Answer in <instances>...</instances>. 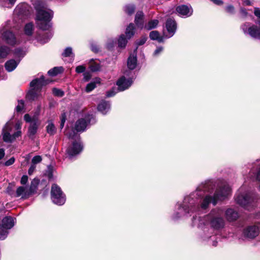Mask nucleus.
I'll return each mask as SVG.
<instances>
[{"mask_svg": "<svg viewBox=\"0 0 260 260\" xmlns=\"http://www.w3.org/2000/svg\"><path fill=\"white\" fill-rule=\"evenodd\" d=\"M176 11L181 15L189 16L191 14V13L189 14L190 12L189 9L187 6L185 5L177 6L176 8Z\"/></svg>", "mask_w": 260, "mask_h": 260, "instance_id": "b1692460", "label": "nucleus"}, {"mask_svg": "<svg viewBox=\"0 0 260 260\" xmlns=\"http://www.w3.org/2000/svg\"><path fill=\"white\" fill-rule=\"evenodd\" d=\"M254 15L260 19V9L258 8H255L254 10Z\"/></svg>", "mask_w": 260, "mask_h": 260, "instance_id": "13d9d810", "label": "nucleus"}, {"mask_svg": "<svg viewBox=\"0 0 260 260\" xmlns=\"http://www.w3.org/2000/svg\"><path fill=\"white\" fill-rule=\"evenodd\" d=\"M158 20L157 19L151 20L148 22L144 28L148 30L155 28L158 25Z\"/></svg>", "mask_w": 260, "mask_h": 260, "instance_id": "473e14b6", "label": "nucleus"}, {"mask_svg": "<svg viewBox=\"0 0 260 260\" xmlns=\"http://www.w3.org/2000/svg\"><path fill=\"white\" fill-rule=\"evenodd\" d=\"M163 48L162 47H159L156 48V49L154 52V55H158L160 52L162 51Z\"/></svg>", "mask_w": 260, "mask_h": 260, "instance_id": "052dcab7", "label": "nucleus"}, {"mask_svg": "<svg viewBox=\"0 0 260 260\" xmlns=\"http://www.w3.org/2000/svg\"><path fill=\"white\" fill-rule=\"evenodd\" d=\"M36 169V165L34 164H31L29 170H28V174L31 175L33 173L34 171Z\"/></svg>", "mask_w": 260, "mask_h": 260, "instance_id": "bf43d9fd", "label": "nucleus"}, {"mask_svg": "<svg viewBox=\"0 0 260 260\" xmlns=\"http://www.w3.org/2000/svg\"><path fill=\"white\" fill-rule=\"evenodd\" d=\"M38 125L37 121H33L30 125L28 129V136L29 138L32 139L34 136L37 133Z\"/></svg>", "mask_w": 260, "mask_h": 260, "instance_id": "bb28decb", "label": "nucleus"}, {"mask_svg": "<svg viewBox=\"0 0 260 260\" xmlns=\"http://www.w3.org/2000/svg\"><path fill=\"white\" fill-rule=\"evenodd\" d=\"M19 62V61L17 62L14 59H11L7 61L5 63L6 70L9 72L13 71L16 68Z\"/></svg>", "mask_w": 260, "mask_h": 260, "instance_id": "412c9836", "label": "nucleus"}, {"mask_svg": "<svg viewBox=\"0 0 260 260\" xmlns=\"http://www.w3.org/2000/svg\"><path fill=\"white\" fill-rule=\"evenodd\" d=\"M136 33V27L134 23H130L126 27L125 31V36L128 39L133 38Z\"/></svg>", "mask_w": 260, "mask_h": 260, "instance_id": "4be33fe9", "label": "nucleus"}, {"mask_svg": "<svg viewBox=\"0 0 260 260\" xmlns=\"http://www.w3.org/2000/svg\"><path fill=\"white\" fill-rule=\"evenodd\" d=\"M24 120L26 122H31L37 121V119L35 117L31 118L29 114H25L24 116Z\"/></svg>", "mask_w": 260, "mask_h": 260, "instance_id": "37998d69", "label": "nucleus"}, {"mask_svg": "<svg viewBox=\"0 0 260 260\" xmlns=\"http://www.w3.org/2000/svg\"><path fill=\"white\" fill-rule=\"evenodd\" d=\"M96 122L95 116L93 114H87L85 118L78 119L75 125V129L78 132L85 130L88 124H94Z\"/></svg>", "mask_w": 260, "mask_h": 260, "instance_id": "39448f33", "label": "nucleus"}, {"mask_svg": "<svg viewBox=\"0 0 260 260\" xmlns=\"http://www.w3.org/2000/svg\"><path fill=\"white\" fill-rule=\"evenodd\" d=\"M136 7L134 4L126 5L123 8L124 12L128 16H132L135 12Z\"/></svg>", "mask_w": 260, "mask_h": 260, "instance_id": "7c9ffc66", "label": "nucleus"}, {"mask_svg": "<svg viewBox=\"0 0 260 260\" xmlns=\"http://www.w3.org/2000/svg\"><path fill=\"white\" fill-rule=\"evenodd\" d=\"M91 50L94 53H98L99 51V48L97 45L92 44L91 46Z\"/></svg>", "mask_w": 260, "mask_h": 260, "instance_id": "864d4df0", "label": "nucleus"}, {"mask_svg": "<svg viewBox=\"0 0 260 260\" xmlns=\"http://www.w3.org/2000/svg\"><path fill=\"white\" fill-rule=\"evenodd\" d=\"M149 38L151 40L157 41L159 43H163L164 41V37L160 36L159 32L157 30L150 31Z\"/></svg>", "mask_w": 260, "mask_h": 260, "instance_id": "a878e982", "label": "nucleus"}, {"mask_svg": "<svg viewBox=\"0 0 260 260\" xmlns=\"http://www.w3.org/2000/svg\"><path fill=\"white\" fill-rule=\"evenodd\" d=\"M88 68L91 72H96L100 71L101 66L100 63L96 62L93 59H91L89 62Z\"/></svg>", "mask_w": 260, "mask_h": 260, "instance_id": "c85d7f7f", "label": "nucleus"}, {"mask_svg": "<svg viewBox=\"0 0 260 260\" xmlns=\"http://www.w3.org/2000/svg\"><path fill=\"white\" fill-rule=\"evenodd\" d=\"M5 155V150L3 148H0V165H2V160Z\"/></svg>", "mask_w": 260, "mask_h": 260, "instance_id": "603ef678", "label": "nucleus"}, {"mask_svg": "<svg viewBox=\"0 0 260 260\" xmlns=\"http://www.w3.org/2000/svg\"><path fill=\"white\" fill-rule=\"evenodd\" d=\"M225 216L228 220L232 221L236 220L239 215L237 211L233 209L230 208L226 211Z\"/></svg>", "mask_w": 260, "mask_h": 260, "instance_id": "5701e85b", "label": "nucleus"}, {"mask_svg": "<svg viewBox=\"0 0 260 260\" xmlns=\"http://www.w3.org/2000/svg\"><path fill=\"white\" fill-rule=\"evenodd\" d=\"M249 36L254 39L260 40V27L253 24L247 29Z\"/></svg>", "mask_w": 260, "mask_h": 260, "instance_id": "2eb2a0df", "label": "nucleus"}, {"mask_svg": "<svg viewBox=\"0 0 260 260\" xmlns=\"http://www.w3.org/2000/svg\"><path fill=\"white\" fill-rule=\"evenodd\" d=\"M147 37L146 35H143L141 37L139 40H137L135 42V44L138 48V46L144 45L147 40Z\"/></svg>", "mask_w": 260, "mask_h": 260, "instance_id": "58836bf2", "label": "nucleus"}, {"mask_svg": "<svg viewBox=\"0 0 260 260\" xmlns=\"http://www.w3.org/2000/svg\"><path fill=\"white\" fill-rule=\"evenodd\" d=\"M83 80L85 82H88L92 77V75L89 72H85L83 73Z\"/></svg>", "mask_w": 260, "mask_h": 260, "instance_id": "a18cd8bd", "label": "nucleus"}, {"mask_svg": "<svg viewBox=\"0 0 260 260\" xmlns=\"http://www.w3.org/2000/svg\"><path fill=\"white\" fill-rule=\"evenodd\" d=\"M260 223L257 225H250L244 229L243 235L244 237L248 239H254L257 237L259 232Z\"/></svg>", "mask_w": 260, "mask_h": 260, "instance_id": "6e6552de", "label": "nucleus"}, {"mask_svg": "<svg viewBox=\"0 0 260 260\" xmlns=\"http://www.w3.org/2000/svg\"><path fill=\"white\" fill-rule=\"evenodd\" d=\"M67 117H66V114L65 113H61V116H60V129H62L64 126V123L66 122Z\"/></svg>", "mask_w": 260, "mask_h": 260, "instance_id": "c03bdc74", "label": "nucleus"}, {"mask_svg": "<svg viewBox=\"0 0 260 260\" xmlns=\"http://www.w3.org/2000/svg\"><path fill=\"white\" fill-rule=\"evenodd\" d=\"M214 184L210 182L200 184L196 190L184 197L182 204L176 205V210L173 216L178 219L187 216L201 208L207 209L212 203L216 205L218 201L224 200L231 193V188L227 183H224L213 191Z\"/></svg>", "mask_w": 260, "mask_h": 260, "instance_id": "f257e3e1", "label": "nucleus"}, {"mask_svg": "<svg viewBox=\"0 0 260 260\" xmlns=\"http://www.w3.org/2000/svg\"><path fill=\"white\" fill-rule=\"evenodd\" d=\"M243 4L246 6H251V3L249 0H244L243 1Z\"/></svg>", "mask_w": 260, "mask_h": 260, "instance_id": "774afa93", "label": "nucleus"}, {"mask_svg": "<svg viewBox=\"0 0 260 260\" xmlns=\"http://www.w3.org/2000/svg\"><path fill=\"white\" fill-rule=\"evenodd\" d=\"M166 27L170 34H174L177 29L176 22L172 18H168L166 22Z\"/></svg>", "mask_w": 260, "mask_h": 260, "instance_id": "f3484780", "label": "nucleus"}, {"mask_svg": "<svg viewBox=\"0 0 260 260\" xmlns=\"http://www.w3.org/2000/svg\"><path fill=\"white\" fill-rule=\"evenodd\" d=\"M39 183L38 180L34 179L31 183V185L28 189V191L30 192V194L34 193L37 189V185Z\"/></svg>", "mask_w": 260, "mask_h": 260, "instance_id": "4c0bfd02", "label": "nucleus"}, {"mask_svg": "<svg viewBox=\"0 0 260 260\" xmlns=\"http://www.w3.org/2000/svg\"><path fill=\"white\" fill-rule=\"evenodd\" d=\"M3 39L9 45L14 46L16 44V38L14 33L10 30H6L2 34Z\"/></svg>", "mask_w": 260, "mask_h": 260, "instance_id": "9d476101", "label": "nucleus"}, {"mask_svg": "<svg viewBox=\"0 0 260 260\" xmlns=\"http://www.w3.org/2000/svg\"><path fill=\"white\" fill-rule=\"evenodd\" d=\"M30 192L28 191L27 187L24 186H19L16 190V196L17 197H21V198L25 199L29 197Z\"/></svg>", "mask_w": 260, "mask_h": 260, "instance_id": "6ab92c4d", "label": "nucleus"}, {"mask_svg": "<svg viewBox=\"0 0 260 260\" xmlns=\"http://www.w3.org/2000/svg\"><path fill=\"white\" fill-rule=\"evenodd\" d=\"M64 69L62 67H55L49 70L48 72V74L50 76L54 77L62 73Z\"/></svg>", "mask_w": 260, "mask_h": 260, "instance_id": "cd10ccee", "label": "nucleus"}, {"mask_svg": "<svg viewBox=\"0 0 260 260\" xmlns=\"http://www.w3.org/2000/svg\"><path fill=\"white\" fill-rule=\"evenodd\" d=\"M15 162V158L14 157H12L9 160L3 163L2 162V164L6 166H9L12 165Z\"/></svg>", "mask_w": 260, "mask_h": 260, "instance_id": "8fccbe9b", "label": "nucleus"}, {"mask_svg": "<svg viewBox=\"0 0 260 260\" xmlns=\"http://www.w3.org/2000/svg\"><path fill=\"white\" fill-rule=\"evenodd\" d=\"M214 4L216 5L220 6L223 4V2L221 0H212L211 1Z\"/></svg>", "mask_w": 260, "mask_h": 260, "instance_id": "680f3d73", "label": "nucleus"}, {"mask_svg": "<svg viewBox=\"0 0 260 260\" xmlns=\"http://www.w3.org/2000/svg\"><path fill=\"white\" fill-rule=\"evenodd\" d=\"M110 108V104L109 102L105 100H102L98 105L97 109L103 114H106Z\"/></svg>", "mask_w": 260, "mask_h": 260, "instance_id": "a211bd4d", "label": "nucleus"}, {"mask_svg": "<svg viewBox=\"0 0 260 260\" xmlns=\"http://www.w3.org/2000/svg\"><path fill=\"white\" fill-rule=\"evenodd\" d=\"M53 93L55 96H58V97H62L64 95V92L63 90L61 89L56 88H53Z\"/></svg>", "mask_w": 260, "mask_h": 260, "instance_id": "ea45409f", "label": "nucleus"}, {"mask_svg": "<svg viewBox=\"0 0 260 260\" xmlns=\"http://www.w3.org/2000/svg\"><path fill=\"white\" fill-rule=\"evenodd\" d=\"M14 219L12 217H5L2 220V225L0 224V240L5 239L8 235V230L14 225Z\"/></svg>", "mask_w": 260, "mask_h": 260, "instance_id": "423d86ee", "label": "nucleus"}, {"mask_svg": "<svg viewBox=\"0 0 260 260\" xmlns=\"http://www.w3.org/2000/svg\"><path fill=\"white\" fill-rule=\"evenodd\" d=\"M42 157L40 155H36L34 156L32 159V164L34 165H36L40 162L42 161Z\"/></svg>", "mask_w": 260, "mask_h": 260, "instance_id": "de8ad7c7", "label": "nucleus"}, {"mask_svg": "<svg viewBox=\"0 0 260 260\" xmlns=\"http://www.w3.org/2000/svg\"><path fill=\"white\" fill-rule=\"evenodd\" d=\"M83 147H65L67 157L72 158L79 154L83 150Z\"/></svg>", "mask_w": 260, "mask_h": 260, "instance_id": "dca6fc26", "label": "nucleus"}, {"mask_svg": "<svg viewBox=\"0 0 260 260\" xmlns=\"http://www.w3.org/2000/svg\"><path fill=\"white\" fill-rule=\"evenodd\" d=\"M253 174H254L253 173H252H252L250 172L249 174V177L251 178H252V179H253V180L255 179L256 180L259 181L260 180V169L257 172L256 175H254V176H253Z\"/></svg>", "mask_w": 260, "mask_h": 260, "instance_id": "09e8293b", "label": "nucleus"}, {"mask_svg": "<svg viewBox=\"0 0 260 260\" xmlns=\"http://www.w3.org/2000/svg\"><path fill=\"white\" fill-rule=\"evenodd\" d=\"M46 128L47 132L50 135H54L56 132V128L52 122L49 123Z\"/></svg>", "mask_w": 260, "mask_h": 260, "instance_id": "e433bc0d", "label": "nucleus"}, {"mask_svg": "<svg viewBox=\"0 0 260 260\" xmlns=\"http://www.w3.org/2000/svg\"><path fill=\"white\" fill-rule=\"evenodd\" d=\"M72 146H83V145L81 144L80 142L75 141L73 142Z\"/></svg>", "mask_w": 260, "mask_h": 260, "instance_id": "e2e57ef3", "label": "nucleus"}, {"mask_svg": "<svg viewBox=\"0 0 260 260\" xmlns=\"http://www.w3.org/2000/svg\"><path fill=\"white\" fill-rule=\"evenodd\" d=\"M225 11L231 14H234L235 13V9L233 5H229L225 8Z\"/></svg>", "mask_w": 260, "mask_h": 260, "instance_id": "79ce46f5", "label": "nucleus"}, {"mask_svg": "<svg viewBox=\"0 0 260 260\" xmlns=\"http://www.w3.org/2000/svg\"><path fill=\"white\" fill-rule=\"evenodd\" d=\"M11 51L10 48L7 46L0 47V59L6 58Z\"/></svg>", "mask_w": 260, "mask_h": 260, "instance_id": "2f4dec72", "label": "nucleus"}, {"mask_svg": "<svg viewBox=\"0 0 260 260\" xmlns=\"http://www.w3.org/2000/svg\"><path fill=\"white\" fill-rule=\"evenodd\" d=\"M51 196L52 202L58 205H63L66 201V196L61 188L56 184H53L51 187Z\"/></svg>", "mask_w": 260, "mask_h": 260, "instance_id": "20e7f679", "label": "nucleus"}, {"mask_svg": "<svg viewBox=\"0 0 260 260\" xmlns=\"http://www.w3.org/2000/svg\"><path fill=\"white\" fill-rule=\"evenodd\" d=\"M24 106H22V105H18L16 107V110L17 112H20L22 110Z\"/></svg>", "mask_w": 260, "mask_h": 260, "instance_id": "0e129e2a", "label": "nucleus"}, {"mask_svg": "<svg viewBox=\"0 0 260 260\" xmlns=\"http://www.w3.org/2000/svg\"><path fill=\"white\" fill-rule=\"evenodd\" d=\"M86 68L83 65L78 66L76 68V72L79 74V73H84L85 72Z\"/></svg>", "mask_w": 260, "mask_h": 260, "instance_id": "49530a36", "label": "nucleus"}, {"mask_svg": "<svg viewBox=\"0 0 260 260\" xmlns=\"http://www.w3.org/2000/svg\"><path fill=\"white\" fill-rule=\"evenodd\" d=\"M73 52L72 48L68 47L65 49L61 55L63 57H68L71 56Z\"/></svg>", "mask_w": 260, "mask_h": 260, "instance_id": "a19ab883", "label": "nucleus"}, {"mask_svg": "<svg viewBox=\"0 0 260 260\" xmlns=\"http://www.w3.org/2000/svg\"><path fill=\"white\" fill-rule=\"evenodd\" d=\"M17 9L18 10V12L20 14H23L24 13V11H23V8H22L21 6H18L17 7Z\"/></svg>", "mask_w": 260, "mask_h": 260, "instance_id": "338daca9", "label": "nucleus"}, {"mask_svg": "<svg viewBox=\"0 0 260 260\" xmlns=\"http://www.w3.org/2000/svg\"><path fill=\"white\" fill-rule=\"evenodd\" d=\"M40 22L38 23L39 28L43 30H47L51 27L50 24V21H40Z\"/></svg>", "mask_w": 260, "mask_h": 260, "instance_id": "c9c22d12", "label": "nucleus"}, {"mask_svg": "<svg viewBox=\"0 0 260 260\" xmlns=\"http://www.w3.org/2000/svg\"><path fill=\"white\" fill-rule=\"evenodd\" d=\"M128 40L124 34H121L117 40L118 47L121 49H124L127 45Z\"/></svg>", "mask_w": 260, "mask_h": 260, "instance_id": "393cba45", "label": "nucleus"}, {"mask_svg": "<svg viewBox=\"0 0 260 260\" xmlns=\"http://www.w3.org/2000/svg\"><path fill=\"white\" fill-rule=\"evenodd\" d=\"M53 18L52 12H49L42 9L37 11V19L39 21H51Z\"/></svg>", "mask_w": 260, "mask_h": 260, "instance_id": "9b49d317", "label": "nucleus"}, {"mask_svg": "<svg viewBox=\"0 0 260 260\" xmlns=\"http://www.w3.org/2000/svg\"><path fill=\"white\" fill-rule=\"evenodd\" d=\"M243 188H241L235 197L236 203L240 206L249 210L248 206L251 203L249 193L242 192Z\"/></svg>", "mask_w": 260, "mask_h": 260, "instance_id": "0eeeda50", "label": "nucleus"}, {"mask_svg": "<svg viewBox=\"0 0 260 260\" xmlns=\"http://www.w3.org/2000/svg\"><path fill=\"white\" fill-rule=\"evenodd\" d=\"M114 47V45L113 43H109L107 45V48L108 50H112Z\"/></svg>", "mask_w": 260, "mask_h": 260, "instance_id": "69168bd1", "label": "nucleus"}, {"mask_svg": "<svg viewBox=\"0 0 260 260\" xmlns=\"http://www.w3.org/2000/svg\"><path fill=\"white\" fill-rule=\"evenodd\" d=\"M30 87L35 88L39 92L41 91L43 86H45L44 76H41L39 78H36L32 80L29 83Z\"/></svg>", "mask_w": 260, "mask_h": 260, "instance_id": "f8f14e48", "label": "nucleus"}, {"mask_svg": "<svg viewBox=\"0 0 260 260\" xmlns=\"http://www.w3.org/2000/svg\"><path fill=\"white\" fill-rule=\"evenodd\" d=\"M116 93V92L115 91V88H112L111 90H110L107 92L106 95L108 97H111V96L115 95Z\"/></svg>", "mask_w": 260, "mask_h": 260, "instance_id": "3c124183", "label": "nucleus"}, {"mask_svg": "<svg viewBox=\"0 0 260 260\" xmlns=\"http://www.w3.org/2000/svg\"><path fill=\"white\" fill-rule=\"evenodd\" d=\"M21 122L18 121L16 123L8 121L2 129L1 136L4 142L11 143L21 136Z\"/></svg>", "mask_w": 260, "mask_h": 260, "instance_id": "7ed1b4c3", "label": "nucleus"}, {"mask_svg": "<svg viewBox=\"0 0 260 260\" xmlns=\"http://www.w3.org/2000/svg\"><path fill=\"white\" fill-rule=\"evenodd\" d=\"M222 215V211L218 209L212 210L210 214L202 218L193 217L192 223L194 225H197L199 227H201L202 225L209 224L211 227L210 229L207 227L204 228L203 234H201L202 238L204 240H206L209 238H212V240H213L214 237L211 235L213 229L218 230L224 227V220ZM216 243L217 242L213 241L212 245L215 246Z\"/></svg>", "mask_w": 260, "mask_h": 260, "instance_id": "f03ea898", "label": "nucleus"}, {"mask_svg": "<svg viewBox=\"0 0 260 260\" xmlns=\"http://www.w3.org/2000/svg\"><path fill=\"white\" fill-rule=\"evenodd\" d=\"M240 12L244 17H246L248 15L246 9L243 7L240 9Z\"/></svg>", "mask_w": 260, "mask_h": 260, "instance_id": "5fc2aeb1", "label": "nucleus"}, {"mask_svg": "<svg viewBox=\"0 0 260 260\" xmlns=\"http://www.w3.org/2000/svg\"><path fill=\"white\" fill-rule=\"evenodd\" d=\"M28 181V177L26 175H24L21 179V183L22 184H25Z\"/></svg>", "mask_w": 260, "mask_h": 260, "instance_id": "4d7b16f0", "label": "nucleus"}, {"mask_svg": "<svg viewBox=\"0 0 260 260\" xmlns=\"http://www.w3.org/2000/svg\"><path fill=\"white\" fill-rule=\"evenodd\" d=\"M137 48L135 49L133 53L130 54L127 58V68L131 70H134L137 65Z\"/></svg>", "mask_w": 260, "mask_h": 260, "instance_id": "4468645a", "label": "nucleus"}, {"mask_svg": "<svg viewBox=\"0 0 260 260\" xmlns=\"http://www.w3.org/2000/svg\"><path fill=\"white\" fill-rule=\"evenodd\" d=\"M34 25L32 23L30 22L26 24L24 27V34L28 36H31L33 34Z\"/></svg>", "mask_w": 260, "mask_h": 260, "instance_id": "72a5a7b5", "label": "nucleus"}, {"mask_svg": "<svg viewBox=\"0 0 260 260\" xmlns=\"http://www.w3.org/2000/svg\"><path fill=\"white\" fill-rule=\"evenodd\" d=\"M49 36H50V34L48 32H45L42 35V37H43L44 42H46L48 41V40L49 39Z\"/></svg>", "mask_w": 260, "mask_h": 260, "instance_id": "6e6d98bb", "label": "nucleus"}, {"mask_svg": "<svg viewBox=\"0 0 260 260\" xmlns=\"http://www.w3.org/2000/svg\"><path fill=\"white\" fill-rule=\"evenodd\" d=\"M30 89L28 92L27 93L26 95V98L29 100V101H35L36 100L38 96V94L37 93V92L38 91H37L35 88Z\"/></svg>", "mask_w": 260, "mask_h": 260, "instance_id": "c756f323", "label": "nucleus"}, {"mask_svg": "<svg viewBox=\"0 0 260 260\" xmlns=\"http://www.w3.org/2000/svg\"><path fill=\"white\" fill-rule=\"evenodd\" d=\"M101 79L99 77H96L93 80L88 83L85 87V91L87 93L92 91L96 87L98 84H101Z\"/></svg>", "mask_w": 260, "mask_h": 260, "instance_id": "aec40b11", "label": "nucleus"}, {"mask_svg": "<svg viewBox=\"0 0 260 260\" xmlns=\"http://www.w3.org/2000/svg\"><path fill=\"white\" fill-rule=\"evenodd\" d=\"M13 53L15 57L19 58V62L20 59L23 58L25 53L21 48H16L13 51Z\"/></svg>", "mask_w": 260, "mask_h": 260, "instance_id": "f704fd0d", "label": "nucleus"}, {"mask_svg": "<svg viewBox=\"0 0 260 260\" xmlns=\"http://www.w3.org/2000/svg\"><path fill=\"white\" fill-rule=\"evenodd\" d=\"M134 22L138 28L142 29L144 27L145 15L142 11L137 12L135 17Z\"/></svg>", "mask_w": 260, "mask_h": 260, "instance_id": "ddd939ff", "label": "nucleus"}, {"mask_svg": "<svg viewBox=\"0 0 260 260\" xmlns=\"http://www.w3.org/2000/svg\"><path fill=\"white\" fill-rule=\"evenodd\" d=\"M133 80L131 78L126 79L124 76L120 77L116 81L118 86L117 90L122 91L128 89L132 84Z\"/></svg>", "mask_w": 260, "mask_h": 260, "instance_id": "1a4fd4ad", "label": "nucleus"}]
</instances>
